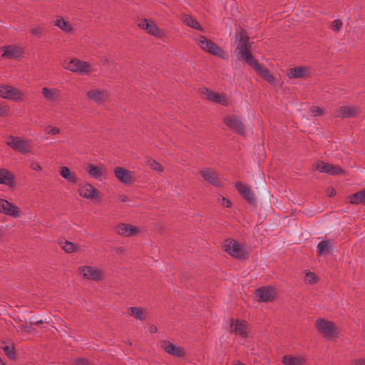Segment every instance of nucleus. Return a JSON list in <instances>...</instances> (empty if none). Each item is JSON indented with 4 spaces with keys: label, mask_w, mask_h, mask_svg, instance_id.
Here are the masks:
<instances>
[{
    "label": "nucleus",
    "mask_w": 365,
    "mask_h": 365,
    "mask_svg": "<svg viewBox=\"0 0 365 365\" xmlns=\"http://www.w3.org/2000/svg\"><path fill=\"white\" fill-rule=\"evenodd\" d=\"M235 53L238 59L244 60L248 64L249 62L255 60L251 51L252 43L250 37L245 30L240 29L235 34Z\"/></svg>",
    "instance_id": "1"
},
{
    "label": "nucleus",
    "mask_w": 365,
    "mask_h": 365,
    "mask_svg": "<svg viewBox=\"0 0 365 365\" xmlns=\"http://www.w3.org/2000/svg\"><path fill=\"white\" fill-rule=\"evenodd\" d=\"M222 250L235 259H246L249 254L245 245L232 238L226 239L224 241Z\"/></svg>",
    "instance_id": "2"
},
{
    "label": "nucleus",
    "mask_w": 365,
    "mask_h": 365,
    "mask_svg": "<svg viewBox=\"0 0 365 365\" xmlns=\"http://www.w3.org/2000/svg\"><path fill=\"white\" fill-rule=\"evenodd\" d=\"M78 274L89 281L99 282L104 279V269L93 265L84 264L78 267Z\"/></svg>",
    "instance_id": "3"
},
{
    "label": "nucleus",
    "mask_w": 365,
    "mask_h": 365,
    "mask_svg": "<svg viewBox=\"0 0 365 365\" xmlns=\"http://www.w3.org/2000/svg\"><path fill=\"white\" fill-rule=\"evenodd\" d=\"M315 328L318 333L328 339H334L338 335V330L335 323L323 318L316 320Z\"/></svg>",
    "instance_id": "4"
},
{
    "label": "nucleus",
    "mask_w": 365,
    "mask_h": 365,
    "mask_svg": "<svg viewBox=\"0 0 365 365\" xmlns=\"http://www.w3.org/2000/svg\"><path fill=\"white\" fill-rule=\"evenodd\" d=\"M78 195L86 200L98 202L101 200V192L88 182L79 183L78 187Z\"/></svg>",
    "instance_id": "5"
},
{
    "label": "nucleus",
    "mask_w": 365,
    "mask_h": 365,
    "mask_svg": "<svg viewBox=\"0 0 365 365\" xmlns=\"http://www.w3.org/2000/svg\"><path fill=\"white\" fill-rule=\"evenodd\" d=\"M198 45L202 50L214 56H219L222 59H227L228 58V55L225 51L212 40L207 38L204 36H199Z\"/></svg>",
    "instance_id": "6"
},
{
    "label": "nucleus",
    "mask_w": 365,
    "mask_h": 365,
    "mask_svg": "<svg viewBox=\"0 0 365 365\" xmlns=\"http://www.w3.org/2000/svg\"><path fill=\"white\" fill-rule=\"evenodd\" d=\"M278 296V292L274 287H262L255 290V297L259 302H272Z\"/></svg>",
    "instance_id": "7"
},
{
    "label": "nucleus",
    "mask_w": 365,
    "mask_h": 365,
    "mask_svg": "<svg viewBox=\"0 0 365 365\" xmlns=\"http://www.w3.org/2000/svg\"><path fill=\"white\" fill-rule=\"evenodd\" d=\"M113 174L118 181L124 185H130L135 182V173L124 167H115Z\"/></svg>",
    "instance_id": "8"
},
{
    "label": "nucleus",
    "mask_w": 365,
    "mask_h": 365,
    "mask_svg": "<svg viewBox=\"0 0 365 365\" xmlns=\"http://www.w3.org/2000/svg\"><path fill=\"white\" fill-rule=\"evenodd\" d=\"M64 68L70 71L81 75L88 73L91 71V65L89 63L76 58L71 59L64 66Z\"/></svg>",
    "instance_id": "9"
},
{
    "label": "nucleus",
    "mask_w": 365,
    "mask_h": 365,
    "mask_svg": "<svg viewBox=\"0 0 365 365\" xmlns=\"http://www.w3.org/2000/svg\"><path fill=\"white\" fill-rule=\"evenodd\" d=\"M84 169L88 175L93 179L101 180L106 178L108 175V170L105 165L101 163L94 165L93 163H86L84 165Z\"/></svg>",
    "instance_id": "10"
},
{
    "label": "nucleus",
    "mask_w": 365,
    "mask_h": 365,
    "mask_svg": "<svg viewBox=\"0 0 365 365\" xmlns=\"http://www.w3.org/2000/svg\"><path fill=\"white\" fill-rule=\"evenodd\" d=\"M23 94L21 91L15 87L9 85L0 86V97L4 99L20 101Z\"/></svg>",
    "instance_id": "11"
},
{
    "label": "nucleus",
    "mask_w": 365,
    "mask_h": 365,
    "mask_svg": "<svg viewBox=\"0 0 365 365\" xmlns=\"http://www.w3.org/2000/svg\"><path fill=\"white\" fill-rule=\"evenodd\" d=\"M249 65L255 71L258 76H261L263 79L269 83H274V76L270 73L268 68L264 67L257 61V60L255 59L252 61V62H249Z\"/></svg>",
    "instance_id": "12"
},
{
    "label": "nucleus",
    "mask_w": 365,
    "mask_h": 365,
    "mask_svg": "<svg viewBox=\"0 0 365 365\" xmlns=\"http://www.w3.org/2000/svg\"><path fill=\"white\" fill-rule=\"evenodd\" d=\"M160 346L166 353L175 357H182L185 354L182 346H178L168 340L162 341Z\"/></svg>",
    "instance_id": "13"
},
{
    "label": "nucleus",
    "mask_w": 365,
    "mask_h": 365,
    "mask_svg": "<svg viewBox=\"0 0 365 365\" xmlns=\"http://www.w3.org/2000/svg\"><path fill=\"white\" fill-rule=\"evenodd\" d=\"M199 91L201 94L205 96L206 98L211 102L220 103L222 106H226L227 104V100L225 95L213 92L212 90L205 87L200 88Z\"/></svg>",
    "instance_id": "14"
},
{
    "label": "nucleus",
    "mask_w": 365,
    "mask_h": 365,
    "mask_svg": "<svg viewBox=\"0 0 365 365\" xmlns=\"http://www.w3.org/2000/svg\"><path fill=\"white\" fill-rule=\"evenodd\" d=\"M22 49L16 45H8L0 48V56L3 58L16 59L21 56Z\"/></svg>",
    "instance_id": "15"
},
{
    "label": "nucleus",
    "mask_w": 365,
    "mask_h": 365,
    "mask_svg": "<svg viewBox=\"0 0 365 365\" xmlns=\"http://www.w3.org/2000/svg\"><path fill=\"white\" fill-rule=\"evenodd\" d=\"M0 185H2L10 189H14L16 187L17 182L15 175L9 170L5 168L0 169Z\"/></svg>",
    "instance_id": "16"
},
{
    "label": "nucleus",
    "mask_w": 365,
    "mask_h": 365,
    "mask_svg": "<svg viewBox=\"0 0 365 365\" xmlns=\"http://www.w3.org/2000/svg\"><path fill=\"white\" fill-rule=\"evenodd\" d=\"M0 213L16 217L19 215L20 209L11 202L0 198Z\"/></svg>",
    "instance_id": "17"
},
{
    "label": "nucleus",
    "mask_w": 365,
    "mask_h": 365,
    "mask_svg": "<svg viewBox=\"0 0 365 365\" xmlns=\"http://www.w3.org/2000/svg\"><path fill=\"white\" fill-rule=\"evenodd\" d=\"M224 122L229 128L235 130L238 134H244L245 125L238 116L230 115L224 118Z\"/></svg>",
    "instance_id": "18"
},
{
    "label": "nucleus",
    "mask_w": 365,
    "mask_h": 365,
    "mask_svg": "<svg viewBox=\"0 0 365 365\" xmlns=\"http://www.w3.org/2000/svg\"><path fill=\"white\" fill-rule=\"evenodd\" d=\"M87 96L96 103L102 105L108 100L109 93L106 90L92 89L87 92Z\"/></svg>",
    "instance_id": "19"
},
{
    "label": "nucleus",
    "mask_w": 365,
    "mask_h": 365,
    "mask_svg": "<svg viewBox=\"0 0 365 365\" xmlns=\"http://www.w3.org/2000/svg\"><path fill=\"white\" fill-rule=\"evenodd\" d=\"M235 187L239 193L250 203L255 202V194L252 192L251 187L243 182H238L235 184Z\"/></svg>",
    "instance_id": "20"
},
{
    "label": "nucleus",
    "mask_w": 365,
    "mask_h": 365,
    "mask_svg": "<svg viewBox=\"0 0 365 365\" xmlns=\"http://www.w3.org/2000/svg\"><path fill=\"white\" fill-rule=\"evenodd\" d=\"M115 231L118 235L130 237L140 232V228L130 224H119L115 227Z\"/></svg>",
    "instance_id": "21"
},
{
    "label": "nucleus",
    "mask_w": 365,
    "mask_h": 365,
    "mask_svg": "<svg viewBox=\"0 0 365 365\" xmlns=\"http://www.w3.org/2000/svg\"><path fill=\"white\" fill-rule=\"evenodd\" d=\"M230 326L232 331L241 337H246L247 336V324L245 321L242 319H230Z\"/></svg>",
    "instance_id": "22"
},
{
    "label": "nucleus",
    "mask_w": 365,
    "mask_h": 365,
    "mask_svg": "<svg viewBox=\"0 0 365 365\" xmlns=\"http://www.w3.org/2000/svg\"><path fill=\"white\" fill-rule=\"evenodd\" d=\"M314 166L315 169L319 172L326 173L331 175H336L342 171L340 167L331 164H328L324 162H317Z\"/></svg>",
    "instance_id": "23"
},
{
    "label": "nucleus",
    "mask_w": 365,
    "mask_h": 365,
    "mask_svg": "<svg viewBox=\"0 0 365 365\" xmlns=\"http://www.w3.org/2000/svg\"><path fill=\"white\" fill-rule=\"evenodd\" d=\"M200 175L210 184L215 186L220 185V180L216 171L211 168H204L200 171Z\"/></svg>",
    "instance_id": "24"
},
{
    "label": "nucleus",
    "mask_w": 365,
    "mask_h": 365,
    "mask_svg": "<svg viewBox=\"0 0 365 365\" xmlns=\"http://www.w3.org/2000/svg\"><path fill=\"white\" fill-rule=\"evenodd\" d=\"M310 70L307 66H296L289 70L287 76L289 78H303L309 76Z\"/></svg>",
    "instance_id": "25"
},
{
    "label": "nucleus",
    "mask_w": 365,
    "mask_h": 365,
    "mask_svg": "<svg viewBox=\"0 0 365 365\" xmlns=\"http://www.w3.org/2000/svg\"><path fill=\"white\" fill-rule=\"evenodd\" d=\"M359 113V109L355 107L341 106L336 110L335 115L341 118H353Z\"/></svg>",
    "instance_id": "26"
},
{
    "label": "nucleus",
    "mask_w": 365,
    "mask_h": 365,
    "mask_svg": "<svg viewBox=\"0 0 365 365\" xmlns=\"http://www.w3.org/2000/svg\"><path fill=\"white\" fill-rule=\"evenodd\" d=\"M58 172L61 177L66 180L67 182L73 184L76 183L78 176L76 173L71 170L68 167L61 166L59 168Z\"/></svg>",
    "instance_id": "27"
},
{
    "label": "nucleus",
    "mask_w": 365,
    "mask_h": 365,
    "mask_svg": "<svg viewBox=\"0 0 365 365\" xmlns=\"http://www.w3.org/2000/svg\"><path fill=\"white\" fill-rule=\"evenodd\" d=\"M128 313L135 319L144 321L148 317V311L146 309L140 307H132L128 309Z\"/></svg>",
    "instance_id": "28"
},
{
    "label": "nucleus",
    "mask_w": 365,
    "mask_h": 365,
    "mask_svg": "<svg viewBox=\"0 0 365 365\" xmlns=\"http://www.w3.org/2000/svg\"><path fill=\"white\" fill-rule=\"evenodd\" d=\"M182 21L187 26L191 27L192 29L202 31V28L200 23L191 15L189 14H183L181 17Z\"/></svg>",
    "instance_id": "29"
},
{
    "label": "nucleus",
    "mask_w": 365,
    "mask_h": 365,
    "mask_svg": "<svg viewBox=\"0 0 365 365\" xmlns=\"http://www.w3.org/2000/svg\"><path fill=\"white\" fill-rule=\"evenodd\" d=\"M42 94L43 97L50 102H53L59 97V91L57 89H51L44 87L42 89Z\"/></svg>",
    "instance_id": "30"
},
{
    "label": "nucleus",
    "mask_w": 365,
    "mask_h": 365,
    "mask_svg": "<svg viewBox=\"0 0 365 365\" xmlns=\"http://www.w3.org/2000/svg\"><path fill=\"white\" fill-rule=\"evenodd\" d=\"M58 244H59L61 248L67 253H73L78 249V247L76 244H74L70 241H68L65 239L60 240L58 241Z\"/></svg>",
    "instance_id": "31"
},
{
    "label": "nucleus",
    "mask_w": 365,
    "mask_h": 365,
    "mask_svg": "<svg viewBox=\"0 0 365 365\" xmlns=\"http://www.w3.org/2000/svg\"><path fill=\"white\" fill-rule=\"evenodd\" d=\"M304 361V358L301 356H293L291 355H286L283 359L284 365H303Z\"/></svg>",
    "instance_id": "32"
},
{
    "label": "nucleus",
    "mask_w": 365,
    "mask_h": 365,
    "mask_svg": "<svg viewBox=\"0 0 365 365\" xmlns=\"http://www.w3.org/2000/svg\"><path fill=\"white\" fill-rule=\"evenodd\" d=\"M331 248V242L329 240H324L317 245V255H325L328 254Z\"/></svg>",
    "instance_id": "33"
},
{
    "label": "nucleus",
    "mask_w": 365,
    "mask_h": 365,
    "mask_svg": "<svg viewBox=\"0 0 365 365\" xmlns=\"http://www.w3.org/2000/svg\"><path fill=\"white\" fill-rule=\"evenodd\" d=\"M349 200L351 204H365V190L350 195Z\"/></svg>",
    "instance_id": "34"
},
{
    "label": "nucleus",
    "mask_w": 365,
    "mask_h": 365,
    "mask_svg": "<svg viewBox=\"0 0 365 365\" xmlns=\"http://www.w3.org/2000/svg\"><path fill=\"white\" fill-rule=\"evenodd\" d=\"M55 26L60 28L65 32L69 33L73 30L72 26L70 22L66 21L63 17H60L55 21Z\"/></svg>",
    "instance_id": "35"
},
{
    "label": "nucleus",
    "mask_w": 365,
    "mask_h": 365,
    "mask_svg": "<svg viewBox=\"0 0 365 365\" xmlns=\"http://www.w3.org/2000/svg\"><path fill=\"white\" fill-rule=\"evenodd\" d=\"M2 350L4 351L5 354L12 360L16 359V353L14 348V344H5L4 346H1Z\"/></svg>",
    "instance_id": "36"
},
{
    "label": "nucleus",
    "mask_w": 365,
    "mask_h": 365,
    "mask_svg": "<svg viewBox=\"0 0 365 365\" xmlns=\"http://www.w3.org/2000/svg\"><path fill=\"white\" fill-rule=\"evenodd\" d=\"M146 31L148 34L153 35L155 37H161V36H162L161 30L158 27L156 24L152 20L150 21V22H149L148 28Z\"/></svg>",
    "instance_id": "37"
},
{
    "label": "nucleus",
    "mask_w": 365,
    "mask_h": 365,
    "mask_svg": "<svg viewBox=\"0 0 365 365\" xmlns=\"http://www.w3.org/2000/svg\"><path fill=\"white\" fill-rule=\"evenodd\" d=\"M146 164L153 170L162 173L164 170L163 166L158 161L154 159L150 158L147 160Z\"/></svg>",
    "instance_id": "38"
},
{
    "label": "nucleus",
    "mask_w": 365,
    "mask_h": 365,
    "mask_svg": "<svg viewBox=\"0 0 365 365\" xmlns=\"http://www.w3.org/2000/svg\"><path fill=\"white\" fill-rule=\"evenodd\" d=\"M7 143L10 147L15 150H19L21 152L23 150V143L21 140V138H10V140Z\"/></svg>",
    "instance_id": "39"
},
{
    "label": "nucleus",
    "mask_w": 365,
    "mask_h": 365,
    "mask_svg": "<svg viewBox=\"0 0 365 365\" xmlns=\"http://www.w3.org/2000/svg\"><path fill=\"white\" fill-rule=\"evenodd\" d=\"M319 280L318 277L315 273L312 272H307L305 274L304 282L307 284H314L317 283Z\"/></svg>",
    "instance_id": "40"
},
{
    "label": "nucleus",
    "mask_w": 365,
    "mask_h": 365,
    "mask_svg": "<svg viewBox=\"0 0 365 365\" xmlns=\"http://www.w3.org/2000/svg\"><path fill=\"white\" fill-rule=\"evenodd\" d=\"M343 23L340 19H336L332 21L331 28L333 31L338 32L341 30Z\"/></svg>",
    "instance_id": "41"
},
{
    "label": "nucleus",
    "mask_w": 365,
    "mask_h": 365,
    "mask_svg": "<svg viewBox=\"0 0 365 365\" xmlns=\"http://www.w3.org/2000/svg\"><path fill=\"white\" fill-rule=\"evenodd\" d=\"M310 112L312 116H320L322 115L324 113V110L322 108L314 106L310 108Z\"/></svg>",
    "instance_id": "42"
},
{
    "label": "nucleus",
    "mask_w": 365,
    "mask_h": 365,
    "mask_svg": "<svg viewBox=\"0 0 365 365\" xmlns=\"http://www.w3.org/2000/svg\"><path fill=\"white\" fill-rule=\"evenodd\" d=\"M46 133L48 135H56L58 134H62L61 130L57 127L48 126L46 128Z\"/></svg>",
    "instance_id": "43"
},
{
    "label": "nucleus",
    "mask_w": 365,
    "mask_h": 365,
    "mask_svg": "<svg viewBox=\"0 0 365 365\" xmlns=\"http://www.w3.org/2000/svg\"><path fill=\"white\" fill-rule=\"evenodd\" d=\"M10 113V108L5 105L0 103V116L6 117L8 116Z\"/></svg>",
    "instance_id": "44"
},
{
    "label": "nucleus",
    "mask_w": 365,
    "mask_h": 365,
    "mask_svg": "<svg viewBox=\"0 0 365 365\" xmlns=\"http://www.w3.org/2000/svg\"><path fill=\"white\" fill-rule=\"evenodd\" d=\"M219 202L222 206H223L225 207H227V208L231 207L232 205V202L229 199H227L225 197H221L219 199Z\"/></svg>",
    "instance_id": "45"
},
{
    "label": "nucleus",
    "mask_w": 365,
    "mask_h": 365,
    "mask_svg": "<svg viewBox=\"0 0 365 365\" xmlns=\"http://www.w3.org/2000/svg\"><path fill=\"white\" fill-rule=\"evenodd\" d=\"M151 20L148 19H141L138 23V26L140 27L142 29L147 31L149 25V22H150Z\"/></svg>",
    "instance_id": "46"
},
{
    "label": "nucleus",
    "mask_w": 365,
    "mask_h": 365,
    "mask_svg": "<svg viewBox=\"0 0 365 365\" xmlns=\"http://www.w3.org/2000/svg\"><path fill=\"white\" fill-rule=\"evenodd\" d=\"M43 31V27H36L31 29V34L37 37H41L42 33Z\"/></svg>",
    "instance_id": "47"
},
{
    "label": "nucleus",
    "mask_w": 365,
    "mask_h": 365,
    "mask_svg": "<svg viewBox=\"0 0 365 365\" xmlns=\"http://www.w3.org/2000/svg\"><path fill=\"white\" fill-rule=\"evenodd\" d=\"M30 168L36 171H41L42 170L41 166L36 162H31L30 164Z\"/></svg>",
    "instance_id": "48"
},
{
    "label": "nucleus",
    "mask_w": 365,
    "mask_h": 365,
    "mask_svg": "<svg viewBox=\"0 0 365 365\" xmlns=\"http://www.w3.org/2000/svg\"><path fill=\"white\" fill-rule=\"evenodd\" d=\"M351 365H365V359H357L351 361Z\"/></svg>",
    "instance_id": "49"
},
{
    "label": "nucleus",
    "mask_w": 365,
    "mask_h": 365,
    "mask_svg": "<svg viewBox=\"0 0 365 365\" xmlns=\"http://www.w3.org/2000/svg\"><path fill=\"white\" fill-rule=\"evenodd\" d=\"M327 195L330 197L334 196L336 195V190L333 187H330L327 191Z\"/></svg>",
    "instance_id": "50"
},
{
    "label": "nucleus",
    "mask_w": 365,
    "mask_h": 365,
    "mask_svg": "<svg viewBox=\"0 0 365 365\" xmlns=\"http://www.w3.org/2000/svg\"><path fill=\"white\" fill-rule=\"evenodd\" d=\"M156 330H157V328L155 327H153V326L150 329V332H155Z\"/></svg>",
    "instance_id": "51"
},
{
    "label": "nucleus",
    "mask_w": 365,
    "mask_h": 365,
    "mask_svg": "<svg viewBox=\"0 0 365 365\" xmlns=\"http://www.w3.org/2000/svg\"><path fill=\"white\" fill-rule=\"evenodd\" d=\"M234 365H245L243 363L240 362V361H236L234 364Z\"/></svg>",
    "instance_id": "52"
},
{
    "label": "nucleus",
    "mask_w": 365,
    "mask_h": 365,
    "mask_svg": "<svg viewBox=\"0 0 365 365\" xmlns=\"http://www.w3.org/2000/svg\"><path fill=\"white\" fill-rule=\"evenodd\" d=\"M0 365H6L5 362L1 357H0Z\"/></svg>",
    "instance_id": "53"
},
{
    "label": "nucleus",
    "mask_w": 365,
    "mask_h": 365,
    "mask_svg": "<svg viewBox=\"0 0 365 365\" xmlns=\"http://www.w3.org/2000/svg\"><path fill=\"white\" fill-rule=\"evenodd\" d=\"M103 61H104V62H108V60L107 58H105Z\"/></svg>",
    "instance_id": "54"
}]
</instances>
